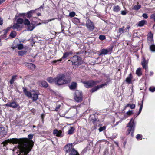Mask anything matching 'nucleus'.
<instances>
[{"instance_id":"obj_62","label":"nucleus","mask_w":155,"mask_h":155,"mask_svg":"<svg viewBox=\"0 0 155 155\" xmlns=\"http://www.w3.org/2000/svg\"><path fill=\"white\" fill-rule=\"evenodd\" d=\"M5 1V0H0V4L4 2Z\"/></svg>"},{"instance_id":"obj_33","label":"nucleus","mask_w":155,"mask_h":155,"mask_svg":"<svg viewBox=\"0 0 155 155\" xmlns=\"http://www.w3.org/2000/svg\"><path fill=\"white\" fill-rule=\"evenodd\" d=\"M16 35V33L15 31H12L10 33V36L12 38H15Z\"/></svg>"},{"instance_id":"obj_17","label":"nucleus","mask_w":155,"mask_h":155,"mask_svg":"<svg viewBox=\"0 0 155 155\" xmlns=\"http://www.w3.org/2000/svg\"><path fill=\"white\" fill-rule=\"evenodd\" d=\"M69 87L71 90H74L77 87V83L75 82H73Z\"/></svg>"},{"instance_id":"obj_1","label":"nucleus","mask_w":155,"mask_h":155,"mask_svg":"<svg viewBox=\"0 0 155 155\" xmlns=\"http://www.w3.org/2000/svg\"><path fill=\"white\" fill-rule=\"evenodd\" d=\"M8 143L13 144L18 143L19 151L17 152L18 155H27L34 145L32 140H29L27 138H12L5 140L2 144L6 146Z\"/></svg>"},{"instance_id":"obj_26","label":"nucleus","mask_w":155,"mask_h":155,"mask_svg":"<svg viewBox=\"0 0 155 155\" xmlns=\"http://www.w3.org/2000/svg\"><path fill=\"white\" fill-rule=\"evenodd\" d=\"M70 154L71 155H79V154L78 152L74 148H73L72 149L71 152Z\"/></svg>"},{"instance_id":"obj_43","label":"nucleus","mask_w":155,"mask_h":155,"mask_svg":"<svg viewBox=\"0 0 155 155\" xmlns=\"http://www.w3.org/2000/svg\"><path fill=\"white\" fill-rule=\"evenodd\" d=\"M29 26L28 27V30L31 31H32L33 29L34 28V26L32 25V26L31 25H28Z\"/></svg>"},{"instance_id":"obj_46","label":"nucleus","mask_w":155,"mask_h":155,"mask_svg":"<svg viewBox=\"0 0 155 155\" xmlns=\"http://www.w3.org/2000/svg\"><path fill=\"white\" fill-rule=\"evenodd\" d=\"M105 129H106V126H104L102 127H100L99 129V130L100 132H101V131H103L104 130H105Z\"/></svg>"},{"instance_id":"obj_52","label":"nucleus","mask_w":155,"mask_h":155,"mask_svg":"<svg viewBox=\"0 0 155 155\" xmlns=\"http://www.w3.org/2000/svg\"><path fill=\"white\" fill-rule=\"evenodd\" d=\"M127 13V12L125 11H122L121 14L123 15H125Z\"/></svg>"},{"instance_id":"obj_63","label":"nucleus","mask_w":155,"mask_h":155,"mask_svg":"<svg viewBox=\"0 0 155 155\" xmlns=\"http://www.w3.org/2000/svg\"><path fill=\"white\" fill-rule=\"evenodd\" d=\"M111 81V80L110 78H107V83L108 82H110Z\"/></svg>"},{"instance_id":"obj_23","label":"nucleus","mask_w":155,"mask_h":155,"mask_svg":"<svg viewBox=\"0 0 155 155\" xmlns=\"http://www.w3.org/2000/svg\"><path fill=\"white\" fill-rule=\"evenodd\" d=\"M35 13V11L34 10H31L29 12H28L26 15L27 18H30L33 15V14Z\"/></svg>"},{"instance_id":"obj_16","label":"nucleus","mask_w":155,"mask_h":155,"mask_svg":"<svg viewBox=\"0 0 155 155\" xmlns=\"http://www.w3.org/2000/svg\"><path fill=\"white\" fill-rule=\"evenodd\" d=\"M39 85L41 86L42 87L45 88H47L48 86V84L47 82L44 81H39Z\"/></svg>"},{"instance_id":"obj_56","label":"nucleus","mask_w":155,"mask_h":155,"mask_svg":"<svg viewBox=\"0 0 155 155\" xmlns=\"http://www.w3.org/2000/svg\"><path fill=\"white\" fill-rule=\"evenodd\" d=\"M3 23V20L2 18L0 17V25H2Z\"/></svg>"},{"instance_id":"obj_49","label":"nucleus","mask_w":155,"mask_h":155,"mask_svg":"<svg viewBox=\"0 0 155 155\" xmlns=\"http://www.w3.org/2000/svg\"><path fill=\"white\" fill-rule=\"evenodd\" d=\"M142 135L139 134H138L136 137V138L138 140H140L142 139Z\"/></svg>"},{"instance_id":"obj_58","label":"nucleus","mask_w":155,"mask_h":155,"mask_svg":"<svg viewBox=\"0 0 155 155\" xmlns=\"http://www.w3.org/2000/svg\"><path fill=\"white\" fill-rule=\"evenodd\" d=\"M60 105H59L58 107H56L55 109V111H58V109L60 108Z\"/></svg>"},{"instance_id":"obj_29","label":"nucleus","mask_w":155,"mask_h":155,"mask_svg":"<svg viewBox=\"0 0 155 155\" xmlns=\"http://www.w3.org/2000/svg\"><path fill=\"white\" fill-rule=\"evenodd\" d=\"M128 107H129L131 109H133L135 108V105L134 104H128L125 106V108Z\"/></svg>"},{"instance_id":"obj_21","label":"nucleus","mask_w":155,"mask_h":155,"mask_svg":"<svg viewBox=\"0 0 155 155\" xmlns=\"http://www.w3.org/2000/svg\"><path fill=\"white\" fill-rule=\"evenodd\" d=\"M132 78V75L131 74H130L129 76L126 78V81L128 84H130Z\"/></svg>"},{"instance_id":"obj_59","label":"nucleus","mask_w":155,"mask_h":155,"mask_svg":"<svg viewBox=\"0 0 155 155\" xmlns=\"http://www.w3.org/2000/svg\"><path fill=\"white\" fill-rule=\"evenodd\" d=\"M12 48L13 49H14L16 48H17V45L16 46H14V45H12Z\"/></svg>"},{"instance_id":"obj_51","label":"nucleus","mask_w":155,"mask_h":155,"mask_svg":"<svg viewBox=\"0 0 155 155\" xmlns=\"http://www.w3.org/2000/svg\"><path fill=\"white\" fill-rule=\"evenodd\" d=\"M34 136V134H30L28 135V138L29 139H32L33 138V136Z\"/></svg>"},{"instance_id":"obj_8","label":"nucleus","mask_w":155,"mask_h":155,"mask_svg":"<svg viewBox=\"0 0 155 155\" xmlns=\"http://www.w3.org/2000/svg\"><path fill=\"white\" fill-rule=\"evenodd\" d=\"M5 106L13 108H16L18 106V105L15 102L12 101L8 103L5 104Z\"/></svg>"},{"instance_id":"obj_4","label":"nucleus","mask_w":155,"mask_h":155,"mask_svg":"<svg viewBox=\"0 0 155 155\" xmlns=\"http://www.w3.org/2000/svg\"><path fill=\"white\" fill-rule=\"evenodd\" d=\"M69 63L71 62L72 64L74 65L79 66L81 64V57L75 55L71 57L70 60L68 61Z\"/></svg>"},{"instance_id":"obj_9","label":"nucleus","mask_w":155,"mask_h":155,"mask_svg":"<svg viewBox=\"0 0 155 155\" xmlns=\"http://www.w3.org/2000/svg\"><path fill=\"white\" fill-rule=\"evenodd\" d=\"M72 53L70 52H67L64 54L62 58L59 60H55L53 61L54 63H56L58 62H60L62 60V59H64L68 57L69 55L71 54Z\"/></svg>"},{"instance_id":"obj_14","label":"nucleus","mask_w":155,"mask_h":155,"mask_svg":"<svg viewBox=\"0 0 155 155\" xmlns=\"http://www.w3.org/2000/svg\"><path fill=\"white\" fill-rule=\"evenodd\" d=\"M23 92L25 94L28 98H31L32 97V94H31L30 92L28 91L26 89L23 88Z\"/></svg>"},{"instance_id":"obj_19","label":"nucleus","mask_w":155,"mask_h":155,"mask_svg":"<svg viewBox=\"0 0 155 155\" xmlns=\"http://www.w3.org/2000/svg\"><path fill=\"white\" fill-rule=\"evenodd\" d=\"M10 28L9 27H8L6 29L4 30L1 31V33L3 34L2 35H1L2 37L4 38L6 37V34L9 31Z\"/></svg>"},{"instance_id":"obj_60","label":"nucleus","mask_w":155,"mask_h":155,"mask_svg":"<svg viewBox=\"0 0 155 155\" xmlns=\"http://www.w3.org/2000/svg\"><path fill=\"white\" fill-rule=\"evenodd\" d=\"M142 108H143L142 104H141L140 106V109H139V110L141 111Z\"/></svg>"},{"instance_id":"obj_5","label":"nucleus","mask_w":155,"mask_h":155,"mask_svg":"<svg viewBox=\"0 0 155 155\" xmlns=\"http://www.w3.org/2000/svg\"><path fill=\"white\" fill-rule=\"evenodd\" d=\"M74 97L75 101L77 102H80L83 100V93L81 91L76 90L74 94Z\"/></svg>"},{"instance_id":"obj_36","label":"nucleus","mask_w":155,"mask_h":155,"mask_svg":"<svg viewBox=\"0 0 155 155\" xmlns=\"http://www.w3.org/2000/svg\"><path fill=\"white\" fill-rule=\"evenodd\" d=\"M124 27L123 26L122 28H120L118 29L119 33L120 34H122L124 32V31H125L124 30Z\"/></svg>"},{"instance_id":"obj_44","label":"nucleus","mask_w":155,"mask_h":155,"mask_svg":"<svg viewBox=\"0 0 155 155\" xmlns=\"http://www.w3.org/2000/svg\"><path fill=\"white\" fill-rule=\"evenodd\" d=\"M99 38L101 40H103L106 38V37L104 35H100L99 36Z\"/></svg>"},{"instance_id":"obj_61","label":"nucleus","mask_w":155,"mask_h":155,"mask_svg":"<svg viewBox=\"0 0 155 155\" xmlns=\"http://www.w3.org/2000/svg\"><path fill=\"white\" fill-rule=\"evenodd\" d=\"M61 27L62 30V31H63L64 29V26L62 25V23H61Z\"/></svg>"},{"instance_id":"obj_47","label":"nucleus","mask_w":155,"mask_h":155,"mask_svg":"<svg viewBox=\"0 0 155 155\" xmlns=\"http://www.w3.org/2000/svg\"><path fill=\"white\" fill-rule=\"evenodd\" d=\"M75 12H70L69 13V15L70 17H74L75 16Z\"/></svg>"},{"instance_id":"obj_28","label":"nucleus","mask_w":155,"mask_h":155,"mask_svg":"<svg viewBox=\"0 0 155 155\" xmlns=\"http://www.w3.org/2000/svg\"><path fill=\"white\" fill-rule=\"evenodd\" d=\"M107 54V49H102L100 51L99 55H105Z\"/></svg>"},{"instance_id":"obj_54","label":"nucleus","mask_w":155,"mask_h":155,"mask_svg":"<svg viewBox=\"0 0 155 155\" xmlns=\"http://www.w3.org/2000/svg\"><path fill=\"white\" fill-rule=\"evenodd\" d=\"M37 19V18L36 17H33L32 18V21L33 22H34V23L35 24V20Z\"/></svg>"},{"instance_id":"obj_18","label":"nucleus","mask_w":155,"mask_h":155,"mask_svg":"<svg viewBox=\"0 0 155 155\" xmlns=\"http://www.w3.org/2000/svg\"><path fill=\"white\" fill-rule=\"evenodd\" d=\"M121 10L120 7L118 5H114L113 7V10L114 12L117 13Z\"/></svg>"},{"instance_id":"obj_20","label":"nucleus","mask_w":155,"mask_h":155,"mask_svg":"<svg viewBox=\"0 0 155 155\" xmlns=\"http://www.w3.org/2000/svg\"><path fill=\"white\" fill-rule=\"evenodd\" d=\"M6 134V131L5 128L3 127H0V135L4 136Z\"/></svg>"},{"instance_id":"obj_55","label":"nucleus","mask_w":155,"mask_h":155,"mask_svg":"<svg viewBox=\"0 0 155 155\" xmlns=\"http://www.w3.org/2000/svg\"><path fill=\"white\" fill-rule=\"evenodd\" d=\"M54 19H55L54 18H53V19H50L47 20L45 21V23H48V22L51 21H52V20H54Z\"/></svg>"},{"instance_id":"obj_42","label":"nucleus","mask_w":155,"mask_h":155,"mask_svg":"<svg viewBox=\"0 0 155 155\" xmlns=\"http://www.w3.org/2000/svg\"><path fill=\"white\" fill-rule=\"evenodd\" d=\"M23 20L22 18H18L17 20V23L19 24H22L23 22Z\"/></svg>"},{"instance_id":"obj_64","label":"nucleus","mask_w":155,"mask_h":155,"mask_svg":"<svg viewBox=\"0 0 155 155\" xmlns=\"http://www.w3.org/2000/svg\"><path fill=\"white\" fill-rule=\"evenodd\" d=\"M96 120H97L96 119H92V120L93 121V123H94L96 121Z\"/></svg>"},{"instance_id":"obj_27","label":"nucleus","mask_w":155,"mask_h":155,"mask_svg":"<svg viewBox=\"0 0 155 155\" xmlns=\"http://www.w3.org/2000/svg\"><path fill=\"white\" fill-rule=\"evenodd\" d=\"M149 49L152 52H155V45L154 44L149 46Z\"/></svg>"},{"instance_id":"obj_50","label":"nucleus","mask_w":155,"mask_h":155,"mask_svg":"<svg viewBox=\"0 0 155 155\" xmlns=\"http://www.w3.org/2000/svg\"><path fill=\"white\" fill-rule=\"evenodd\" d=\"M142 16L145 19H147L148 17V15L146 13L143 14Z\"/></svg>"},{"instance_id":"obj_31","label":"nucleus","mask_w":155,"mask_h":155,"mask_svg":"<svg viewBox=\"0 0 155 155\" xmlns=\"http://www.w3.org/2000/svg\"><path fill=\"white\" fill-rule=\"evenodd\" d=\"M136 74L138 76H140L142 75L141 68H139L137 69L136 70Z\"/></svg>"},{"instance_id":"obj_24","label":"nucleus","mask_w":155,"mask_h":155,"mask_svg":"<svg viewBox=\"0 0 155 155\" xmlns=\"http://www.w3.org/2000/svg\"><path fill=\"white\" fill-rule=\"evenodd\" d=\"M32 97L31 98L32 99L33 101H36L38 98V94L34 93L32 94Z\"/></svg>"},{"instance_id":"obj_22","label":"nucleus","mask_w":155,"mask_h":155,"mask_svg":"<svg viewBox=\"0 0 155 155\" xmlns=\"http://www.w3.org/2000/svg\"><path fill=\"white\" fill-rule=\"evenodd\" d=\"M147 23V21L145 20H142L140 21L138 24V26L140 27H142L145 24Z\"/></svg>"},{"instance_id":"obj_45","label":"nucleus","mask_w":155,"mask_h":155,"mask_svg":"<svg viewBox=\"0 0 155 155\" xmlns=\"http://www.w3.org/2000/svg\"><path fill=\"white\" fill-rule=\"evenodd\" d=\"M150 18L153 20L155 22V13L151 15Z\"/></svg>"},{"instance_id":"obj_15","label":"nucleus","mask_w":155,"mask_h":155,"mask_svg":"<svg viewBox=\"0 0 155 155\" xmlns=\"http://www.w3.org/2000/svg\"><path fill=\"white\" fill-rule=\"evenodd\" d=\"M72 149V145L69 144L66 145L64 147L66 153L71 152Z\"/></svg>"},{"instance_id":"obj_35","label":"nucleus","mask_w":155,"mask_h":155,"mask_svg":"<svg viewBox=\"0 0 155 155\" xmlns=\"http://www.w3.org/2000/svg\"><path fill=\"white\" fill-rule=\"evenodd\" d=\"M47 80L50 83H52L54 82V79L52 77H48L47 78Z\"/></svg>"},{"instance_id":"obj_11","label":"nucleus","mask_w":155,"mask_h":155,"mask_svg":"<svg viewBox=\"0 0 155 155\" xmlns=\"http://www.w3.org/2000/svg\"><path fill=\"white\" fill-rule=\"evenodd\" d=\"M148 63V60H146L145 58L143 57L142 59V61L141 62V65L143 68L145 69L146 71L148 69L147 64Z\"/></svg>"},{"instance_id":"obj_12","label":"nucleus","mask_w":155,"mask_h":155,"mask_svg":"<svg viewBox=\"0 0 155 155\" xmlns=\"http://www.w3.org/2000/svg\"><path fill=\"white\" fill-rule=\"evenodd\" d=\"M106 85V84H102L101 85H97V86H95L94 87L92 88L91 89V92L92 93H93L96 91L98 90L100 88H103V87Z\"/></svg>"},{"instance_id":"obj_34","label":"nucleus","mask_w":155,"mask_h":155,"mask_svg":"<svg viewBox=\"0 0 155 155\" xmlns=\"http://www.w3.org/2000/svg\"><path fill=\"white\" fill-rule=\"evenodd\" d=\"M141 7V5H137L134 6L133 9L136 10H138Z\"/></svg>"},{"instance_id":"obj_53","label":"nucleus","mask_w":155,"mask_h":155,"mask_svg":"<svg viewBox=\"0 0 155 155\" xmlns=\"http://www.w3.org/2000/svg\"><path fill=\"white\" fill-rule=\"evenodd\" d=\"M126 114L127 115H130L133 114V112L132 111H129L127 112Z\"/></svg>"},{"instance_id":"obj_57","label":"nucleus","mask_w":155,"mask_h":155,"mask_svg":"<svg viewBox=\"0 0 155 155\" xmlns=\"http://www.w3.org/2000/svg\"><path fill=\"white\" fill-rule=\"evenodd\" d=\"M130 26H127V27L126 28L124 29V30H125V32H128V31H127V29H128V30H129V28H130Z\"/></svg>"},{"instance_id":"obj_40","label":"nucleus","mask_w":155,"mask_h":155,"mask_svg":"<svg viewBox=\"0 0 155 155\" xmlns=\"http://www.w3.org/2000/svg\"><path fill=\"white\" fill-rule=\"evenodd\" d=\"M17 48L18 50H21L23 48V45L22 44H18Z\"/></svg>"},{"instance_id":"obj_7","label":"nucleus","mask_w":155,"mask_h":155,"mask_svg":"<svg viewBox=\"0 0 155 155\" xmlns=\"http://www.w3.org/2000/svg\"><path fill=\"white\" fill-rule=\"evenodd\" d=\"M86 26L89 30L92 31L94 29L93 23L89 19L87 20L86 21Z\"/></svg>"},{"instance_id":"obj_6","label":"nucleus","mask_w":155,"mask_h":155,"mask_svg":"<svg viewBox=\"0 0 155 155\" xmlns=\"http://www.w3.org/2000/svg\"><path fill=\"white\" fill-rule=\"evenodd\" d=\"M100 81H98L90 80L83 82L84 86L87 88H90L93 87L97 84L99 83Z\"/></svg>"},{"instance_id":"obj_37","label":"nucleus","mask_w":155,"mask_h":155,"mask_svg":"<svg viewBox=\"0 0 155 155\" xmlns=\"http://www.w3.org/2000/svg\"><path fill=\"white\" fill-rule=\"evenodd\" d=\"M28 67L30 69H35V66L34 64H33L32 63H29L28 64Z\"/></svg>"},{"instance_id":"obj_38","label":"nucleus","mask_w":155,"mask_h":155,"mask_svg":"<svg viewBox=\"0 0 155 155\" xmlns=\"http://www.w3.org/2000/svg\"><path fill=\"white\" fill-rule=\"evenodd\" d=\"M113 46H110L109 47L108 50L107 49V54H110L113 49Z\"/></svg>"},{"instance_id":"obj_25","label":"nucleus","mask_w":155,"mask_h":155,"mask_svg":"<svg viewBox=\"0 0 155 155\" xmlns=\"http://www.w3.org/2000/svg\"><path fill=\"white\" fill-rule=\"evenodd\" d=\"M17 77V76L16 75L12 76V79L9 81V82L11 84H12L13 83L14 81L16 80Z\"/></svg>"},{"instance_id":"obj_30","label":"nucleus","mask_w":155,"mask_h":155,"mask_svg":"<svg viewBox=\"0 0 155 155\" xmlns=\"http://www.w3.org/2000/svg\"><path fill=\"white\" fill-rule=\"evenodd\" d=\"M74 130V128L73 127H70V129L68 132V134L69 135L72 134L73 133Z\"/></svg>"},{"instance_id":"obj_32","label":"nucleus","mask_w":155,"mask_h":155,"mask_svg":"<svg viewBox=\"0 0 155 155\" xmlns=\"http://www.w3.org/2000/svg\"><path fill=\"white\" fill-rule=\"evenodd\" d=\"M27 51H19L18 52V54L19 55L22 56L25 54Z\"/></svg>"},{"instance_id":"obj_2","label":"nucleus","mask_w":155,"mask_h":155,"mask_svg":"<svg viewBox=\"0 0 155 155\" xmlns=\"http://www.w3.org/2000/svg\"><path fill=\"white\" fill-rule=\"evenodd\" d=\"M65 75L63 74H58L54 79V82L57 85H60L69 83L71 80L70 78L66 79Z\"/></svg>"},{"instance_id":"obj_13","label":"nucleus","mask_w":155,"mask_h":155,"mask_svg":"<svg viewBox=\"0 0 155 155\" xmlns=\"http://www.w3.org/2000/svg\"><path fill=\"white\" fill-rule=\"evenodd\" d=\"M53 134L56 136L61 137L63 136L61 130H58L56 129L54 130Z\"/></svg>"},{"instance_id":"obj_41","label":"nucleus","mask_w":155,"mask_h":155,"mask_svg":"<svg viewBox=\"0 0 155 155\" xmlns=\"http://www.w3.org/2000/svg\"><path fill=\"white\" fill-rule=\"evenodd\" d=\"M24 23L25 25H28L30 24V22L28 20L25 19L24 21Z\"/></svg>"},{"instance_id":"obj_10","label":"nucleus","mask_w":155,"mask_h":155,"mask_svg":"<svg viewBox=\"0 0 155 155\" xmlns=\"http://www.w3.org/2000/svg\"><path fill=\"white\" fill-rule=\"evenodd\" d=\"M147 42L149 45L153 44V35L150 33L147 37Z\"/></svg>"},{"instance_id":"obj_48","label":"nucleus","mask_w":155,"mask_h":155,"mask_svg":"<svg viewBox=\"0 0 155 155\" xmlns=\"http://www.w3.org/2000/svg\"><path fill=\"white\" fill-rule=\"evenodd\" d=\"M149 90L150 91L152 92H153L155 91V87H150L149 88Z\"/></svg>"},{"instance_id":"obj_3","label":"nucleus","mask_w":155,"mask_h":155,"mask_svg":"<svg viewBox=\"0 0 155 155\" xmlns=\"http://www.w3.org/2000/svg\"><path fill=\"white\" fill-rule=\"evenodd\" d=\"M127 127H129V128L127 130L126 134L127 135H129L131 133V135L132 137H134V133L135 127V124L134 123V120L131 118L127 124Z\"/></svg>"},{"instance_id":"obj_39","label":"nucleus","mask_w":155,"mask_h":155,"mask_svg":"<svg viewBox=\"0 0 155 155\" xmlns=\"http://www.w3.org/2000/svg\"><path fill=\"white\" fill-rule=\"evenodd\" d=\"M20 27V25L18 23L15 24L13 26V28L14 29H18Z\"/></svg>"}]
</instances>
